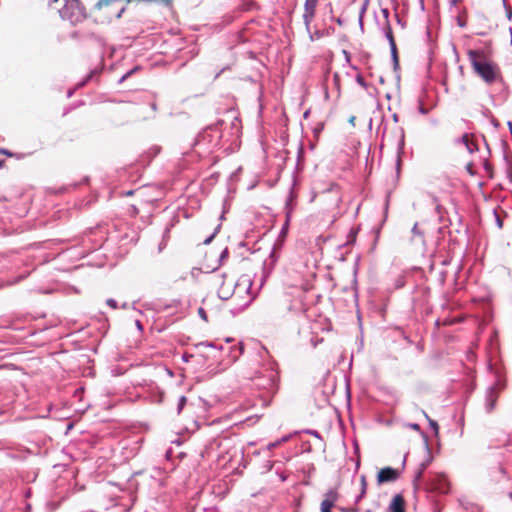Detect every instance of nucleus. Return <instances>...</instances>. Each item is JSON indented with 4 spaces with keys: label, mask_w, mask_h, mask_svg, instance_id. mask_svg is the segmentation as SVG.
<instances>
[{
    "label": "nucleus",
    "mask_w": 512,
    "mask_h": 512,
    "mask_svg": "<svg viewBox=\"0 0 512 512\" xmlns=\"http://www.w3.org/2000/svg\"><path fill=\"white\" fill-rule=\"evenodd\" d=\"M467 56L474 73L487 85L503 82L499 65L484 50L470 49L467 51Z\"/></svg>",
    "instance_id": "nucleus-1"
},
{
    "label": "nucleus",
    "mask_w": 512,
    "mask_h": 512,
    "mask_svg": "<svg viewBox=\"0 0 512 512\" xmlns=\"http://www.w3.org/2000/svg\"><path fill=\"white\" fill-rule=\"evenodd\" d=\"M121 0H98L94 5V13L97 21L110 22L121 17L125 7L120 4ZM127 3L132 0H125Z\"/></svg>",
    "instance_id": "nucleus-2"
},
{
    "label": "nucleus",
    "mask_w": 512,
    "mask_h": 512,
    "mask_svg": "<svg viewBox=\"0 0 512 512\" xmlns=\"http://www.w3.org/2000/svg\"><path fill=\"white\" fill-rule=\"evenodd\" d=\"M303 290L309 292L315 288L318 276V261L314 253H307L303 270Z\"/></svg>",
    "instance_id": "nucleus-3"
},
{
    "label": "nucleus",
    "mask_w": 512,
    "mask_h": 512,
    "mask_svg": "<svg viewBox=\"0 0 512 512\" xmlns=\"http://www.w3.org/2000/svg\"><path fill=\"white\" fill-rule=\"evenodd\" d=\"M215 285L217 286L218 296L223 300L229 299L236 288L235 278L227 274L216 275Z\"/></svg>",
    "instance_id": "nucleus-4"
},
{
    "label": "nucleus",
    "mask_w": 512,
    "mask_h": 512,
    "mask_svg": "<svg viewBox=\"0 0 512 512\" xmlns=\"http://www.w3.org/2000/svg\"><path fill=\"white\" fill-rule=\"evenodd\" d=\"M505 381L498 379L486 392L485 409L487 413H491L496 408L497 401L501 393L505 390Z\"/></svg>",
    "instance_id": "nucleus-5"
},
{
    "label": "nucleus",
    "mask_w": 512,
    "mask_h": 512,
    "mask_svg": "<svg viewBox=\"0 0 512 512\" xmlns=\"http://www.w3.org/2000/svg\"><path fill=\"white\" fill-rule=\"evenodd\" d=\"M488 480L491 484L498 485L509 480L506 469L502 464H497L488 469Z\"/></svg>",
    "instance_id": "nucleus-6"
},
{
    "label": "nucleus",
    "mask_w": 512,
    "mask_h": 512,
    "mask_svg": "<svg viewBox=\"0 0 512 512\" xmlns=\"http://www.w3.org/2000/svg\"><path fill=\"white\" fill-rule=\"evenodd\" d=\"M400 470L392 468V467H384L380 469L377 474V483L379 485L394 482L400 477Z\"/></svg>",
    "instance_id": "nucleus-7"
},
{
    "label": "nucleus",
    "mask_w": 512,
    "mask_h": 512,
    "mask_svg": "<svg viewBox=\"0 0 512 512\" xmlns=\"http://www.w3.org/2000/svg\"><path fill=\"white\" fill-rule=\"evenodd\" d=\"M339 97H340V91L338 88L333 92V97H332L331 101L329 100V95L327 93H325V99L327 102V109H328V113L326 116L327 122H329V121L333 122L336 119L337 102H338Z\"/></svg>",
    "instance_id": "nucleus-8"
},
{
    "label": "nucleus",
    "mask_w": 512,
    "mask_h": 512,
    "mask_svg": "<svg viewBox=\"0 0 512 512\" xmlns=\"http://www.w3.org/2000/svg\"><path fill=\"white\" fill-rule=\"evenodd\" d=\"M461 143L466 147L467 151L471 154L478 150V144L473 134H464L461 139Z\"/></svg>",
    "instance_id": "nucleus-9"
},
{
    "label": "nucleus",
    "mask_w": 512,
    "mask_h": 512,
    "mask_svg": "<svg viewBox=\"0 0 512 512\" xmlns=\"http://www.w3.org/2000/svg\"><path fill=\"white\" fill-rule=\"evenodd\" d=\"M389 510L390 512H405V500L401 494H397L393 497L389 505Z\"/></svg>",
    "instance_id": "nucleus-10"
},
{
    "label": "nucleus",
    "mask_w": 512,
    "mask_h": 512,
    "mask_svg": "<svg viewBox=\"0 0 512 512\" xmlns=\"http://www.w3.org/2000/svg\"><path fill=\"white\" fill-rule=\"evenodd\" d=\"M318 0H306L305 1V22L308 25L309 20L313 18L316 7H317Z\"/></svg>",
    "instance_id": "nucleus-11"
},
{
    "label": "nucleus",
    "mask_w": 512,
    "mask_h": 512,
    "mask_svg": "<svg viewBox=\"0 0 512 512\" xmlns=\"http://www.w3.org/2000/svg\"><path fill=\"white\" fill-rule=\"evenodd\" d=\"M384 30H385V35L389 41L390 47L395 46L396 45L395 38H394L393 31H392V28H391L388 20H386V22H385Z\"/></svg>",
    "instance_id": "nucleus-12"
},
{
    "label": "nucleus",
    "mask_w": 512,
    "mask_h": 512,
    "mask_svg": "<svg viewBox=\"0 0 512 512\" xmlns=\"http://www.w3.org/2000/svg\"><path fill=\"white\" fill-rule=\"evenodd\" d=\"M428 466V462H423L420 464L419 466V469L415 475V478H414V482L418 481L421 479L422 475H423V472L425 471V469L427 468Z\"/></svg>",
    "instance_id": "nucleus-13"
},
{
    "label": "nucleus",
    "mask_w": 512,
    "mask_h": 512,
    "mask_svg": "<svg viewBox=\"0 0 512 512\" xmlns=\"http://www.w3.org/2000/svg\"><path fill=\"white\" fill-rule=\"evenodd\" d=\"M335 507V502L330 500H322V512L332 511V508Z\"/></svg>",
    "instance_id": "nucleus-14"
},
{
    "label": "nucleus",
    "mask_w": 512,
    "mask_h": 512,
    "mask_svg": "<svg viewBox=\"0 0 512 512\" xmlns=\"http://www.w3.org/2000/svg\"><path fill=\"white\" fill-rule=\"evenodd\" d=\"M360 482H361V493H360L359 498H362L365 495L366 490H367V481H366L365 475H362L360 477Z\"/></svg>",
    "instance_id": "nucleus-15"
},
{
    "label": "nucleus",
    "mask_w": 512,
    "mask_h": 512,
    "mask_svg": "<svg viewBox=\"0 0 512 512\" xmlns=\"http://www.w3.org/2000/svg\"><path fill=\"white\" fill-rule=\"evenodd\" d=\"M338 497H339V495H338V493L335 490H330L325 495V499L326 500H330V501H333V502H336Z\"/></svg>",
    "instance_id": "nucleus-16"
},
{
    "label": "nucleus",
    "mask_w": 512,
    "mask_h": 512,
    "mask_svg": "<svg viewBox=\"0 0 512 512\" xmlns=\"http://www.w3.org/2000/svg\"><path fill=\"white\" fill-rule=\"evenodd\" d=\"M390 48H391V54H392L394 65L398 66L399 65V58H398L397 47L395 45V46H391Z\"/></svg>",
    "instance_id": "nucleus-17"
},
{
    "label": "nucleus",
    "mask_w": 512,
    "mask_h": 512,
    "mask_svg": "<svg viewBox=\"0 0 512 512\" xmlns=\"http://www.w3.org/2000/svg\"><path fill=\"white\" fill-rule=\"evenodd\" d=\"M186 402H187V398L185 396H181L179 398V402H178V411L179 412L183 409V407L185 406Z\"/></svg>",
    "instance_id": "nucleus-18"
},
{
    "label": "nucleus",
    "mask_w": 512,
    "mask_h": 512,
    "mask_svg": "<svg viewBox=\"0 0 512 512\" xmlns=\"http://www.w3.org/2000/svg\"><path fill=\"white\" fill-rule=\"evenodd\" d=\"M426 417L428 418V420H429V424H430V426L432 427V429L435 431V433H438V430H439V425H438V423H437L436 421H434V420L430 419L427 415H426Z\"/></svg>",
    "instance_id": "nucleus-19"
},
{
    "label": "nucleus",
    "mask_w": 512,
    "mask_h": 512,
    "mask_svg": "<svg viewBox=\"0 0 512 512\" xmlns=\"http://www.w3.org/2000/svg\"><path fill=\"white\" fill-rule=\"evenodd\" d=\"M198 314H199V316H200L203 320H205V321H207V320H208L207 313H206V311H205V309H204V308L200 307V308L198 309Z\"/></svg>",
    "instance_id": "nucleus-20"
},
{
    "label": "nucleus",
    "mask_w": 512,
    "mask_h": 512,
    "mask_svg": "<svg viewBox=\"0 0 512 512\" xmlns=\"http://www.w3.org/2000/svg\"><path fill=\"white\" fill-rule=\"evenodd\" d=\"M135 70H137V67L130 70L129 72H127L125 75H123L120 80H119V83H122L124 82Z\"/></svg>",
    "instance_id": "nucleus-21"
},
{
    "label": "nucleus",
    "mask_w": 512,
    "mask_h": 512,
    "mask_svg": "<svg viewBox=\"0 0 512 512\" xmlns=\"http://www.w3.org/2000/svg\"><path fill=\"white\" fill-rule=\"evenodd\" d=\"M107 305L110 306L112 309H116L118 306H117V302L116 300L110 298L106 301Z\"/></svg>",
    "instance_id": "nucleus-22"
},
{
    "label": "nucleus",
    "mask_w": 512,
    "mask_h": 512,
    "mask_svg": "<svg viewBox=\"0 0 512 512\" xmlns=\"http://www.w3.org/2000/svg\"><path fill=\"white\" fill-rule=\"evenodd\" d=\"M0 154H3L5 156H7V157H13L14 156V154L11 151H9L7 149H3V148H0Z\"/></svg>",
    "instance_id": "nucleus-23"
},
{
    "label": "nucleus",
    "mask_w": 512,
    "mask_h": 512,
    "mask_svg": "<svg viewBox=\"0 0 512 512\" xmlns=\"http://www.w3.org/2000/svg\"><path fill=\"white\" fill-rule=\"evenodd\" d=\"M355 121H356V117H355V116H351V117H349V119H348V122H349L352 126H355Z\"/></svg>",
    "instance_id": "nucleus-24"
},
{
    "label": "nucleus",
    "mask_w": 512,
    "mask_h": 512,
    "mask_svg": "<svg viewBox=\"0 0 512 512\" xmlns=\"http://www.w3.org/2000/svg\"><path fill=\"white\" fill-rule=\"evenodd\" d=\"M433 488L441 492H445V489L442 486H434Z\"/></svg>",
    "instance_id": "nucleus-25"
},
{
    "label": "nucleus",
    "mask_w": 512,
    "mask_h": 512,
    "mask_svg": "<svg viewBox=\"0 0 512 512\" xmlns=\"http://www.w3.org/2000/svg\"><path fill=\"white\" fill-rule=\"evenodd\" d=\"M467 170L470 174H473V171H472V164H468L467 165Z\"/></svg>",
    "instance_id": "nucleus-26"
},
{
    "label": "nucleus",
    "mask_w": 512,
    "mask_h": 512,
    "mask_svg": "<svg viewBox=\"0 0 512 512\" xmlns=\"http://www.w3.org/2000/svg\"><path fill=\"white\" fill-rule=\"evenodd\" d=\"M338 509H339L341 512H350V511H351L350 509H346V508H342V507H338Z\"/></svg>",
    "instance_id": "nucleus-27"
},
{
    "label": "nucleus",
    "mask_w": 512,
    "mask_h": 512,
    "mask_svg": "<svg viewBox=\"0 0 512 512\" xmlns=\"http://www.w3.org/2000/svg\"><path fill=\"white\" fill-rule=\"evenodd\" d=\"M507 14H508V17L511 18L512 17V9L511 7H509L508 11H507Z\"/></svg>",
    "instance_id": "nucleus-28"
},
{
    "label": "nucleus",
    "mask_w": 512,
    "mask_h": 512,
    "mask_svg": "<svg viewBox=\"0 0 512 512\" xmlns=\"http://www.w3.org/2000/svg\"><path fill=\"white\" fill-rule=\"evenodd\" d=\"M162 2H164L165 4H170L172 2V0H161Z\"/></svg>",
    "instance_id": "nucleus-29"
},
{
    "label": "nucleus",
    "mask_w": 512,
    "mask_h": 512,
    "mask_svg": "<svg viewBox=\"0 0 512 512\" xmlns=\"http://www.w3.org/2000/svg\"><path fill=\"white\" fill-rule=\"evenodd\" d=\"M339 202H340V197H339V196H337V197H336V199H335V203H336V205H338V203H339Z\"/></svg>",
    "instance_id": "nucleus-30"
},
{
    "label": "nucleus",
    "mask_w": 512,
    "mask_h": 512,
    "mask_svg": "<svg viewBox=\"0 0 512 512\" xmlns=\"http://www.w3.org/2000/svg\"><path fill=\"white\" fill-rule=\"evenodd\" d=\"M5 164V161L4 160H0V168H2Z\"/></svg>",
    "instance_id": "nucleus-31"
},
{
    "label": "nucleus",
    "mask_w": 512,
    "mask_h": 512,
    "mask_svg": "<svg viewBox=\"0 0 512 512\" xmlns=\"http://www.w3.org/2000/svg\"><path fill=\"white\" fill-rule=\"evenodd\" d=\"M92 74H93V73H90V74L88 75L87 80H88V79H90V78L92 77Z\"/></svg>",
    "instance_id": "nucleus-32"
},
{
    "label": "nucleus",
    "mask_w": 512,
    "mask_h": 512,
    "mask_svg": "<svg viewBox=\"0 0 512 512\" xmlns=\"http://www.w3.org/2000/svg\"><path fill=\"white\" fill-rule=\"evenodd\" d=\"M384 13H385V16L387 17L388 16V11L384 10Z\"/></svg>",
    "instance_id": "nucleus-33"
},
{
    "label": "nucleus",
    "mask_w": 512,
    "mask_h": 512,
    "mask_svg": "<svg viewBox=\"0 0 512 512\" xmlns=\"http://www.w3.org/2000/svg\"><path fill=\"white\" fill-rule=\"evenodd\" d=\"M325 512H332V511H325Z\"/></svg>",
    "instance_id": "nucleus-34"
}]
</instances>
